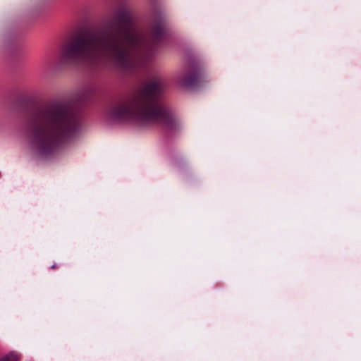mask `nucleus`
<instances>
[{
  "mask_svg": "<svg viewBox=\"0 0 361 361\" xmlns=\"http://www.w3.org/2000/svg\"><path fill=\"white\" fill-rule=\"evenodd\" d=\"M142 45L140 33L128 27L113 37L87 36L75 40L61 51L62 59H94L120 70H130L144 59L134 50Z\"/></svg>",
  "mask_w": 361,
  "mask_h": 361,
  "instance_id": "nucleus-1",
  "label": "nucleus"
},
{
  "mask_svg": "<svg viewBox=\"0 0 361 361\" xmlns=\"http://www.w3.org/2000/svg\"><path fill=\"white\" fill-rule=\"evenodd\" d=\"M161 89L159 81L149 83L130 101L112 109L109 115V119L115 123L133 121L144 125L165 118L168 113L157 101V94Z\"/></svg>",
  "mask_w": 361,
  "mask_h": 361,
  "instance_id": "nucleus-2",
  "label": "nucleus"
},
{
  "mask_svg": "<svg viewBox=\"0 0 361 361\" xmlns=\"http://www.w3.org/2000/svg\"><path fill=\"white\" fill-rule=\"evenodd\" d=\"M195 76L189 75H185L180 80V83L185 86H191L195 80Z\"/></svg>",
  "mask_w": 361,
  "mask_h": 361,
  "instance_id": "nucleus-5",
  "label": "nucleus"
},
{
  "mask_svg": "<svg viewBox=\"0 0 361 361\" xmlns=\"http://www.w3.org/2000/svg\"><path fill=\"white\" fill-rule=\"evenodd\" d=\"M20 359V355L16 352L11 351L8 355L2 357L0 361H18Z\"/></svg>",
  "mask_w": 361,
  "mask_h": 361,
  "instance_id": "nucleus-4",
  "label": "nucleus"
},
{
  "mask_svg": "<svg viewBox=\"0 0 361 361\" xmlns=\"http://www.w3.org/2000/svg\"><path fill=\"white\" fill-rule=\"evenodd\" d=\"M37 133L52 142L75 140L82 129L78 118L69 116L61 108L47 109L33 118Z\"/></svg>",
  "mask_w": 361,
  "mask_h": 361,
  "instance_id": "nucleus-3",
  "label": "nucleus"
}]
</instances>
